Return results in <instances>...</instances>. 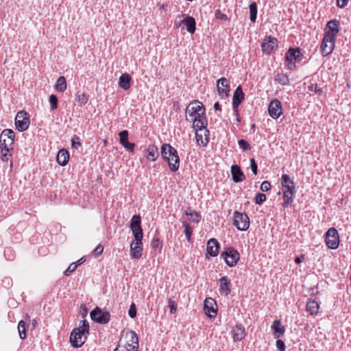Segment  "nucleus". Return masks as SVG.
I'll return each instance as SVG.
<instances>
[{
    "label": "nucleus",
    "instance_id": "11",
    "mask_svg": "<svg viewBox=\"0 0 351 351\" xmlns=\"http://www.w3.org/2000/svg\"><path fill=\"white\" fill-rule=\"evenodd\" d=\"M130 228L132 231L133 236L135 240H139V238H143V233L141 227V217L139 215H134L130 221Z\"/></svg>",
    "mask_w": 351,
    "mask_h": 351
},
{
    "label": "nucleus",
    "instance_id": "42",
    "mask_svg": "<svg viewBox=\"0 0 351 351\" xmlns=\"http://www.w3.org/2000/svg\"><path fill=\"white\" fill-rule=\"evenodd\" d=\"M49 101L50 104V110H54L58 108V97L55 95H51L49 98Z\"/></svg>",
    "mask_w": 351,
    "mask_h": 351
},
{
    "label": "nucleus",
    "instance_id": "22",
    "mask_svg": "<svg viewBox=\"0 0 351 351\" xmlns=\"http://www.w3.org/2000/svg\"><path fill=\"white\" fill-rule=\"evenodd\" d=\"M219 243L216 239H210L207 242L208 254L213 257L217 256L219 254Z\"/></svg>",
    "mask_w": 351,
    "mask_h": 351
},
{
    "label": "nucleus",
    "instance_id": "1",
    "mask_svg": "<svg viewBox=\"0 0 351 351\" xmlns=\"http://www.w3.org/2000/svg\"><path fill=\"white\" fill-rule=\"evenodd\" d=\"M161 156L167 162L171 171L175 172L179 169L180 158L177 150L171 145L165 143L161 147Z\"/></svg>",
    "mask_w": 351,
    "mask_h": 351
},
{
    "label": "nucleus",
    "instance_id": "7",
    "mask_svg": "<svg viewBox=\"0 0 351 351\" xmlns=\"http://www.w3.org/2000/svg\"><path fill=\"white\" fill-rule=\"evenodd\" d=\"M336 39L333 35L329 34H324V37L322 41L320 49L323 56H326L330 54L335 45Z\"/></svg>",
    "mask_w": 351,
    "mask_h": 351
},
{
    "label": "nucleus",
    "instance_id": "53",
    "mask_svg": "<svg viewBox=\"0 0 351 351\" xmlns=\"http://www.w3.org/2000/svg\"><path fill=\"white\" fill-rule=\"evenodd\" d=\"M215 16L217 19L227 21L228 18L226 14L222 13L220 10H217L215 12Z\"/></svg>",
    "mask_w": 351,
    "mask_h": 351
},
{
    "label": "nucleus",
    "instance_id": "31",
    "mask_svg": "<svg viewBox=\"0 0 351 351\" xmlns=\"http://www.w3.org/2000/svg\"><path fill=\"white\" fill-rule=\"evenodd\" d=\"M186 27L187 31L190 34H193L196 29V23L193 17L187 16L182 21Z\"/></svg>",
    "mask_w": 351,
    "mask_h": 351
},
{
    "label": "nucleus",
    "instance_id": "10",
    "mask_svg": "<svg viewBox=\"0 0 351 351\" xmlns=\"http://www.w3.org/2000/svg\"><path fill=\"white\" fill-rule=\"evenodd\" d=\"M15 133L11 129H5L0 135V147H13Z\"/></svg>",
    "mask_w": 351,
    "mask_h": 351
},
{
    "label": "nucleus",
    "instance_id": "18",
    "mask_svg": "<svg viewBox=\"0 0 351 351\" xmlns=\"http://www.w3.org/2000/svg\"><path fill=\"white\" fill-rule=\"evenodd\" d=\"M128 131L122 130L119 133L120 144L128 152H133L135 144L128 141Z\"/></svg>",
    "mask_w": 351,
    "mask_h": 351
},
{
    "label": "nucleus",
    "instance_id": "30",
    "mask_svg": "<svg viewBox=\"0 0 351 351\" xmlns=\"http://www.w3.org/2000/svg\"><path fill=\"white\" fill-rule=\"evenodd\" d=\"M69 160V153L65 149H60L56 157L57 162L61 166H65Z\"/></svg>",
    "mask_w": 351,
    "mask_h": 351
},
{
    "label": "nucleus",
    "instance_id": "34",
    "mask_svg": "<svg viewBox=\"0 0 351 351\" xmlns=\"http://www.w3.org/2000/svg\"><path fill=\"white\" fill-rule=\"evenodd\" d=\"M56 89L61 93H63L66 89V81L64 76H60L58 78L56 86Z\"/></svg>",
    "mask_w": 351,
    "mask_h": 351
},
{
    "label": "nucleus",
    "instance_id": "12",
    "mask_svg": "<svg viewBox=\"0 0 351 351\" xmlns=\"http://www.w3.org/2000/svg\"><path fill=\"white\" fill-rule=\"evenodd\" d=\"M84 333L80 330V328H74L71 333L70 342L73 347L80 348L85 342L86 337L84 336Z\"/></svg>",
    "mask_w": 351,
    "mask_h": 351
},
{
    "label": "nucleus",
    "instance_id": "57",
    "mask_svg": "<svg viewBox=\"0 0 351 351\" xmlns=\"http://www.w3.org/2000/svg\"><path fill=\"white\" fill-rule=\"evenodd\" d=\"M104 251V247L101 245H98L96 248L94 250V254L95 256H97L102 254Z\"/></svg>",
    "mask_w": 351,
    "mask_h": 351
},
{
    "label": "nucleus",
    "instance_id": "17",
    "mask_svg": "<svg viewBox=\"0 0 351 351\" xmlns=\"http://www.w3.org/2000/svg\"><path fill=\"white\" fill-rule=\"evenodd\" d=\"M217 88L219 95L221 98L228 97L230 91L229 81L226 77H221L217 81Z\"/></svg>",
    "mask_w": 351,
    "mask_h": 351
},
{
    "label": "nucleus",
    "instance_id": "16",
    "mask_svg": "<svg viewBox=\"0 0 351 351\" xmlns=\"http://www.w3.org/2000/svg\"><path fill=\"white\" fill-rule=\"evenodd\" d=\"M143 238L140 237L139 240L133 241L130 245L131 256L134 259H139L142 256L143 252Z\"/></svg>",
    "mask_w": 351,
    "mask_h": 351
},
{
    "label": "nucleus",
    "instance_id": "15",
    "mask_svg": "<svg viewBox=\"0 0 351 351\" xmlns=\"http://www.w3.org/2000/svg\"><path fill=\"white\" fill-rule=\"evenodd\" d=\"M281 184L283 188V191L289 192L292 195H295V184L293 180L291 179L289 175L283 174L281 178Z\"/></svg>",
    "mask_w": 351,
    "mask_h": 351
},
{
    "label": "nucleus",
    "instance_id": "27",
    "mask_svg": "<svg viewBox=\"0 0 351 351\" xmlns=\"http://www.w3.org/2000/svg\"><path fill=\"white\" fill-rule=\"evenodd\" d=\"M232 179L234 182H240L245 180V177L241 169V167L237 165H232L231 167Z\"/></svg>",
    "mask_w": 351,
    "mask_h": 351
},
{
    "label": "nucleus",
    "instance_id": "4",
    "mask_svg": "<svg viewBox=\"0 0 351 351\" xmlns=\"http://www.w3.org/2000/svg\"><path fill=\"white\" fill-rule=\"evenodd\" d=\"M233 225L241 231L247 230L250 226V219L245 213H234Z\"/></svg>",
    "mask_w": 351,
    "mask_h": 351
},
{
    "label": "nucleus",
    "instance_id": "46",
    "mask_svg": "<svg viewBox=\"0 0 351 351\" xmlns=\"http://www.w3.org/2000/svg\"><path fill=\"white\" fill-rule=\"evenodd\" d=\"M81 325L78 328L83 333H88L89 331V324L86 320H82L80 322Z\"/></svg>",
    "mask_w": 351,
    "mask_h": 351
},
{
    "label": "nucleus",
    "instance_id": "3",
    "mask_svg": "<svg viewBox=\"0 0 351 351\" xmlns=\"http://www.w3.org/2000/svg\"><path fill=\"white\" fill-rule=\"evenodd\" d=\"M205 111V108L200 101L197 100L193 101L186 108V115H189L191 118L190 119H186L192 121L194 117L197 118L198 116H202V114H204Z\"/></svg>",
    "mask_w": 351,
    "mask_h": 351
},
{
    "label": "nucleus",
    "instance_id": "36",
    "mask_svg": "<svg viewBox=\"0 0 351 351\" xmlns=\"http://www.w3.org/2000/svg\"><path fill=\"white\" fill-rule=\"evenodd\" d=\"M275 81L278 82L281 85H288L289 84V78L287 75L285 73H278L275 75Z\"/></svg>",
    "mask_w": 351,
    "mask_h": 351
},
{
    "label": "nucleus",
    "instance_id": "51",
    "mask_svg": "<svg viewBox=\"0 0 351 351\" xmlns=\"http://www.w3.org/2000/svg\"><path fill=\"white\" fill-rule=\"evenodd\" d=\"M71 145L73 148L77 149L78 147L82 145L80 137L75 135L71 140Z\"/></svg>",
    "mask_w": 351,
    "mask_h": 351
},
{
    "label": "nucleus",
    "instance_id": "35",
    "mask_svg": "<svg viewBox=\"0 0 351 351\" xmlns=\"http://www.w3.org/2000/svg\"><path fill=\"white\" fill-rule=\"evenodd\" d=\"M88 97L89 96L85 93H80L78 91L76 93V99L80 106H84L88 102Z\"/></svg>",
    "mask_w": 351,
    "mask_h": 351
},
{
    "label": "nucleus",
    "instance_id": "48",
    "mask_svg": "<svg viewBox=\"0 0 351 351\" xmlns=\"http://www.w3.org/2000/svg\"><path fill=\"white\" fill-rule=\"evenodd\" d=\"M77 267V265L75 263H72L69 267L64 271V274L65 276H70L71 273L75 271Z\"/></svg>",
    "mask_w": 351,
    "mask_h": 351
},
{
    "label": "nucleus",
    "instance_id": "55",
    "mask_svg": "<svg viewBox=\"0 0 351 351\" xmlns=\"http://www.w3.org/2000/svg\"><path fill=\"white\" fill-rule=\"evenodd\" d=\"M250 167H251L252 173L254 175H257V173H258V165H257L254 158H251L250 159Z\"/></svg>",
    "mask_w": 351,
    "mask_h": 351
},
{
    "label": "nucleus",
    "instance_id": "40",
    "mask_svg": "<svg viewBox=\"0 0 351 351\" xmlns=\"http://www.w3.org/2000/svg\"><path fill=\"white\" fill-rule=\"evenodd\" d=\"M18 330L21 339L26 338L25 322L21 320L18 324Z\"/></svg>",
    "mask_w": 351,
    "mask_h": 351
},
{
    "label": "nucleus",
    "instance_id": "62",
    "mask_svg": "<svg viewBox=\"0 0 351 351\" xmlns=\"http://www.w3.org/2000/svg\"><path fill=\"white\" fill-rule=\"evenodd\" d=\"M202 131L204 132V138H206V139L209 141V136H210L209 130L206 128V129H203Z\"/></svg>",
    "mask_w": 351,
    "mask_h": 351
},
{
    "label": "nucleus",
    "instance_id": "21",
    "mask_svg": "<svg viewBox=\"0 0 351 351\" xmlns=\"http://www.w3.org/2000/svg\"><path fill=\"white\" fill-rule=\"evenodd\" d=\"M245 94L243 92L241 86H239L234 90L232 97V107L235 112L238 110L239 105L242 103L244 99Z\"/></svg>",
    "mask_w": 351,
    "mask_h": 351
},
{
    "label": "nucleus",
    "instance_id": "50",
    "mask_svg": "<svg viewBox=\"0 0 351 351\" xmlns=\"http://www.w3.org/2000/svg\"><path fill=\"white\" fill-rule=\"evenodd\" d=\"M308 90L311 91H314L319 95L322 94V89L317 86L316 84H312L308 87Z\"/></svg>",
    "mask_w": 351,
    "mask_h": 351
},
{
    "label": "nucleus",
    "instance_id": "37",
    "mask_svg": "<svg viewBox=\"0 0 351 351\" xmlns=\"http://www.w3.org/2000/svg\"><path fill=\"white\" fill-rule=\"evenodd\" d=\"M250 19L252 23H254L256 20L257 15V5L255 2H252L250 4Z\"/></svg>",
    "mask_w": 351,
    "mask_h": 351
},
{
    "label": "nucleus",
    "instance_id": "47",
    "mask_svg": "<svg viewBox=\"0 0 351 351\" xmlns=\"http://www.w3.org/2000/svg\"><path fill=\"white\" fill-rule=\"evenodd\" d=\"M238 144L239 147L244 151L250 150L251 149V146L249 143L244 139L239 140Z\"/></svg>",
    "mask_w": 351,
    "mask_h": 351
},
{
    "label": "nucleus",
    "instance_id": "23",
    "mask_svg": "<svg viewBox=\"0 0 351 351\" xmlns=\"http://www.w3.org/2000/svg\"><path fill=\"white\" fill-rule=\"evenodd\" d=\"M219 291L225 295H228L231 292V282L227 276L221 277L219 280Z\"/></svg>",
    "mask_w": 351,
    "mask_h": 351
},
{
    "label": "nucleus",
    "instance_id": "52",
    "mask_svg": "<svg viewBox=\"0 0 351 351\" xmlns=\"http://www.w3.org/2000/svg\"><path fill=\"white\" fill-rule=\"evenodd\" d=\"M128 315L131 318H134L136 316V306L134 303H132L129 311H128Z\"/></svg>",
    "mask_w": 351,
    "mask_h": 351
},
{
    "label": "nucleus",
    "instance_id": "56",
    "mask_svg": "<svg viewBox=\"0 0 351 351\" xmlns=\"http://www.w3.org/2000/svg\"><path fill=\"white\" fill-rule=\"evenodd\" d=\"M271 188L270 182L268 181H263L261 185V190L263 192L268 191Z\"/></svg>",
    "mask_w": 351,
    "mask_h": 351
},
{
    "label": "nucleus",
    "instance_id": "39",
    "mask_svg": "<svg viewBox=\"0 0 351 351\" xmlns=\"http://www.w3.org/2000/svg\"><path fill=\"white\" fill-rule=\"evenodd\" d=\"M294 195H292L289 192L283 191V200L282 206L284 208H288L289 206L293 202Z\"/></svg>",
    "mask_w": 351,
    "mask_h": 351
},
{
    "label": "nucleus",
    "instance_id": "60",
    "mask_svg": "<svg viewBox=\"0 0 351 351\" xmlns=\"http://www.w3.org/2000/svg\"><path fill=\"white\" fill-rule=\"evenodd\" d=\"M11 156V154H1V158L2 161H8Z\"/></svg>",
    "mask_w": 351,
    "mask_h": 351
},
{
    "label": "nucleus",
    "instance_id": "58",
    "mask_svg": "<svg viewBox=\"0 0 351 351\" xmlns=\"http://www.w3.org/2000/svg\"><path fill=\"white\" fill-rule=\"evenodd\" d=\"M348 3V0H337V5L338 7L343 8H345Z\"/></svg>",
    "mask_w": 351,
    "mask_h": 351
},
{
    "label": "nucleus",
    "instance_id": "43",
    "mask_svg": "<svg viewBox=\"0 0 351 351\" xmlns=\"http://www.w3.org/2000/svg\"><path fill=\"white\" fill-rule=\"evenodd\" d=\"M195 138L197 143L202 146H206L208 143V140H207L206 138H203V135L199 134L198 132H196Z\"/></svg>",
    "mask_w": 351,
    "mask_h": 351
},
{
    "label": "nucleus",
    "instance_id": "54",
    "mask_svg": "<svg viewBox=\"0 0 351 351\" xmlns=\"http://www.w3.org/2000/svg\"><path fill=\"white\" fill-rule=\"evenodd\" d=\"M276 346L277 349L279 351H285V350H286L285 343L281 339H277V341L276 342Z\"/></svg>",
    "mask_w": 351,
    "mask_h": 351
},
{
    "label": "nucleus",
    "instance_id": "26",
    "mask_svg": "<svg viewBox=\"0 0 351 351\" xmlns=\"http://www.w3.org/2000/svg\"><path fill=\"white\" fill-rule=\"evenodd\" d=\"M245 335V327L241 324L237 325L232 330V339L234 342L241 341Z\"/></svg>",
    "mask_w": 351,
    "mask_h": 351
},
{
    "label": "nucleus",
    "instance_id": "25",
    "mask_svg": "<svg viewBox=\"0 0 351 351\" xmlns=\"http://www.w3.org/2000/svg\"><path fill=\"white\" fill-rule=\"evenodd\" d=\"M326 27L329 29L325 34H329L334 36L336 39L337 34L340 30V23L337 19H332L327 23Z\"/></svg>",
    "mask_w": 351,
    "mask_h": 351
},
{
    "label": "nucleus",
    "instance_id": "29",
    "mask_svg": "<svg viewBox=\"0 0 351 351\" xmlns=\"http://www.w3.org/2000/svg\"><path fill=\"white\" fill-rule=\"evenodd\" d=\"M132 77L128 73L122 74L119 79V86L123 90H128L131 86Z\"/></svg>",
    "mask_w": 351,
    "mask_h": 351
},
{
    "label": "nucleus",
    "instance_id": "38",
    "mask_svg": "<svg viewBox=\"0 0 351 351\" xmlns=\"http://www.w3.org/2000/svg\"><path fill=\"white\" fill-rule=\"evenodd\" d=\"M184 214L188 216V219L193 223H197L201 219V215L195 211L187 212L185 211Z\"/></svg>",
    "mask_w": 351,
    "mask_h": 351
},
{
    "label": "nucleus",
    "instance_id": "8",
    "mask_svg": "<svg viewBox=\"0 0 351 351\" xmlns=\"http://www.w3.org/2000/svg\"><path fill=\"white\" fill-rule=\"evenodd\" d=\"M30 123L29 115L24 110L19 111L15 117L16 128L19 132H24L29 128Z\"/></svg>",
    "mask_w": 351,
    "mask_h": 351
},
{
    "label": "nucleus",
    "instance_id": "33",
    "mask_svg": "<svg viewBox=\"0 0 351 351\" xmlns=\"http://www.w3.org/2000/svg\"><path fill=\"white\" fill-rule=\"evenodd\" d=\"M159 156L158 147L156 145H150L147 148V158L149 160H156Z\"/></svg>",
    "mask_w": 351,
    "mask_h": 351
},
{
    "label": "nucleus",
    "instance_id": "19",
    "mask_svg": "<svg viewBox=\"0 0 351 351\" xmlns=\"http://www.w3.org/2000/svg\"><path fill=\"white\" fill-rule=\"evenodd\" d=\"M215 306H216V302L213 299L209 298L205 300L204 309L206 315L210 318L217 316V308Z\"/></svg>",
    "mask_w": 351,
    "mask_h": 351
},
{
    "label": "nucleus",
    "instance_id": "9",
    "mask_svg": "<svg viewBox=\"0 0 351 351\" xmlns=\"http://www.w3.org/2000/svg\"><path fill=\"white\" fill-rule=\"evenodd\" d=\"M326 243L332 250L337 249L339 244V237L337 230L335 228H330L326 233Z\"/></svg>",
    "mask_w": 351,
    "mask_h": 351
},
{
    "label": "nucleus",
    "instance_id": "28",
    "mask_svg": "<svg viewBox=\"0 0 351 351\" xmlns=\"http://www.w3.org/2000/svg\"><path fill=\"white\" fill-rule=\"evenodd\" d=\"M126 335H130V343H128V346L130 348V349L132 351H138L139 344L137 334L134 331L130 330Z\"/></svg>",
    "mask_w": 351,
    "mask_h": 351
},
{
    "label": "nucleus",
    "instance_id": "63",
    "mask_svg": "<svg viewBox=\"0 0 351 351\" xmlns=\"http://www.w3.org/2000/svg\"><path fill=\"white\" fill-rule=\"evenodd\" d=\"M114 351H131L130 348L128 347H123V348H119V346L117 347Z\"/></svg>",
    "mask_w": 351,
    "mask_h": 351
},
{
    "label": "nucleus",
    "instance_id": "59",
    "mask_svg": "<svg viewBox=\"0 0 351 351\" xmlns=\"http://www.w3.org/2000/svg\"><path fill=\"white\" fill-rule=\"evenodd\" d=\"M88 313V309L83 304L80 307V314L82 317H85Z\"/></svg>",
    "mask_w": 351,
    "mask_h": 351
},
{
    "label": "nucleus",
    "instance_id": "13",
    "mask_svg": "<svg viewBox=\"0 0 351 351\" xmlns=\"http://www.w3.org/2000/svg\"><path fill=\"white\" fill-rule=\"evenodd\" d=\"M261 47L264 53L270 54L272 51L276 50L278 48V40L270 36H265L261 44Z\"/></svg>",
    "mask_w": 351,
    "mask_h": 351
},
{
    "label": "nucleus",
    "instance_id": "14",
    "mask_svg": "<svg viewBox=\"0 0 351 351\" xmlns=\"http://www.w3.org/2000/svg\"><path fill=\"white\" fill-rule=\"evenodd\" d=\"M268 112L271 118L278 119L282 114L281 102L276 99H273L269 103Z\"/></svg>",
    "mask_w": 351,
    "mask_h": 351
},
{
    "label": "nucleus",
    "instance_id": "5",
    "mask_svg": "<svg viewBox=\"0 0 351 351\" xmlns=\"http://www.w3.org/2000/svg\"><path fill=\"white\" fill-rule=\"evenodd\" d=\"M221 256L223 258L226 263L229 267L235 266L240 258L239 253L233 247L226 248L221 252Z\"/></svg>",
    "mask_w": 351,
    "mask_h": 351
},
{
    "label": "nucleus",
    "instance_id": "45",
    "mask_svg": "<svg viewBox=\"0 0 351 351\" xmlns=\"http://www.w3.org/2000/svg\"><path fill=\"white\" fill-rule=\"evenodd\" d=\"M266 200V195L264 193H258L254 198V202L261 205Z\"/></svg>",
    "mask_w": 351,
    "mask_h": 351
},
{
    "label": "nucleus",
    "instance_id": "41",
    "mask_svg": "<svg viewBox=\"0 0 351 351\" xmlns=\"http://www.w3.org/2000/svg\"><path fill=\"white\" fill-rule=\"evenodd\" d=\"M182 225L184 228V233L186 237V239L189 242L191 241V237L193 233V229L191 226L185 221H182Z\"/></svg>",
    "mask_w": 351,
    "mask_h": 351
},
{
    "label": "nucleus",
    "instance_id": "32",
    "mask_svg": "<svg viewBox=\"0 0 351 351\" xmlns=\"http://www.w3.org/2000/svg\"><path fill=\"white\" fill-rule=\"evenodd\" d=\"M306 311L311 315H316L318 313L319 305L315 300H309L306 306Z\"/></svg>",
    "mask_w": 351,
    "mask_h": 351
},
{
    "label": "nucleus",
    "instance_id": "44",
    "mask_svg": "<svg viewBox=\"0 0 351 351\" xmlns=\"http://www.w3.org/2000/svg\"><path fill=\"white\" fill-rule=\"evenodd\" d=\"M151 246L155 250H160L162 247V241L159 238H154L151 242Z\"/></svg>",
    "mask_w": 351,
    "mask_h": 351
},
{
    "label": "nucleus",
    "instance_id": "6",
    "mask_svg": "<svg viewBox=\"0 0 351 351\" xmlns=\"http://www.w3.org/2000/svg\"><path fill=\"white\" fill-rule=\"evenodd\" d=\"M92 320L94 322L105 324L109 322L110 319V314L108 311H104L99 307H95L90 313Z\"/></svg>",
    "mask_w": 351,
    "mask_h": 351
},
{
    "label": "nucleus",
    "instance_id": "61",
    "mask_svg": "<svg viewBox=\"0 0 351 351\" xmlns=\"http://www.w3.org/2000/svg\"><path fill=\"white\" fill-rule=\"evenodd\" d=\"M1 148V154H8L10 149H13V147H0Z\"/></svg>",
    "mask_w": 351,
    "mask_h": 351
},
{
    "label": "nucleus",
    "instance_id": "2",
    "mask_svg": "<svg viewBox=\"0 0 351 351\" xmlns=\"http://www.w3.org/2000/svg\"><path fill=\"white\" fill-rule=\"evenodd\" d=\"M304 58L302 49L300 47H290L285 53V61L288 64L287 67L289 70L295 68L296 62H300Z\"/></svg>",
    "mask_w": 351,
    "mask_h": 351
},
{
    "label": "nucleus",
    "instance_id": "20",
    "mask_svg": "<svg viewBox=\"0 0 351 351\" xmlns=\"http://www.w3.org/2000/svg\"><path fill=\"white\" fill-rule=\"evenodd\" d=\"M193 122V127L196 130V132H202L203 129H206L208 125V121L206 117V112L202 114V116H198L197 118L194 117Z\"/></svg>",
    "mask_w": 351,
    "mask_h": 351
},
{
    "label": "nucleus",
    "instance_id": "24",
    "mask_svg": "<svg viewBox=\"0 0 351 351\" xmlns=\"http://www.w3.org/2000/svg\"><path fill=\"white\" fill-rule=\"evenodd\" d=\"M274 338L279 339L282 337L285 332V328L282 325L280 320H274L271 326Z\"/></svg>",
    "mask_w": 351,
    "mask_h": 351
},
{
    "label": "nucleus",
    "instance_id": "64",
    "mask_svg": "<svg viewBox=\"0 0 351 351\" xmlns=\"http://www.w3.org/2000/svg\"><path fill=\"white\" fill-rule=\"evenodd\" d=\"M214 108L216 111H221V106L218 101L215 103Z\"/></svg>",
    "mask_w": 351,
    "mask_h": 351
},
{
    "label": "nucleus",
    "instance_id": "49",
    "mask_svg": "<svg viewBox=\"0 0 351 351\" xmlns=\"http://www.w3.org/2000/svg\"><path fill=\"white\" fill-rule=\"evenodd\" d=\"M168 306L170 308V313L173 314L177 311V304L171 298L168 300Z\"/></svg>",
    "mask_w": 351,
    "mask_h": 351
}]
</instances>
